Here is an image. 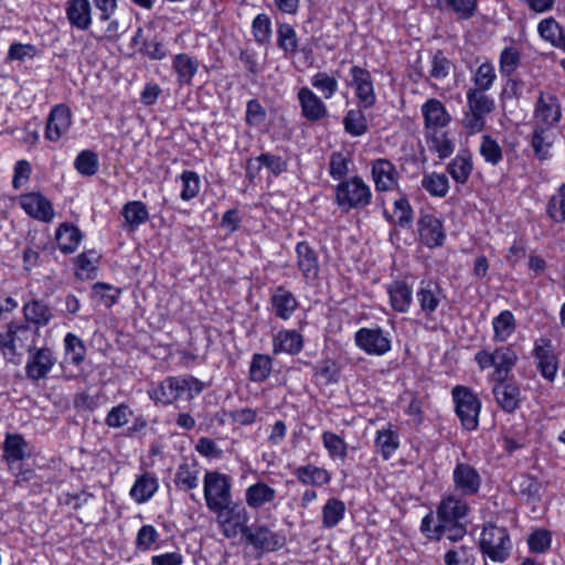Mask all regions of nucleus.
Instances as JSON below:
<instances>
[{
	"mask_svg": "<svg viewBox=\"0 0 565 565\" xmlns=\"http://www.w3.org/2000/svg\"><path fill=\"white\" fill-rule=\"evenodd\" d=\"M297 265L303 277L315 279L319 274V260L316 250L308 242H299L296 246Z\"/></svg>",
	"mask_w": 565,
	"mask_h": 565,
	"instance_id": "cd10ccee",
	"label": "nucleus"
},
{
	"mask_svg": "<svg viewBox=\"0 0 565 565\" xmlns=\"http://www.w3.org/2000/svg\"><path fill=\"white\" fill-rule=\"evenodd\" d=\"M541 488V482L535 477L526 473L520 475L513 482L514 492L529 502L540 501Z\"/></svg>",
	"mask_w": 565,
	"mask_h": 565,
	"instance_id": "a19ab883",
	"label": "nucleus"
},
{
	"mask_svg": "<svg viewBox=\"0 0 565 565\" xmlns=\"http://www.w3.org/2000/svg\"><path fill=\"white\" fill-rule=\"evenodd\" d=\"M311 85L320 90L326 99L331 98L338 90V81L326 72H318L311 78Z\"/></svg>",
	"mask_w": 565,
	"mask_h": 565,
	"instance_id": "774afa93",
	"label": "nucleus"
},
{
	"mask_svg": "<svg viewBox=\"0 0 565 565\" xmlns=\"http://www.w3.org/2000/svg\"><path fill=\"white\" fill-rule=\"evenodd\" d=\"M130 416H132L130 407L126 403H120L107 413L105 424L110 428H120L129 422Z\"/></svg>",
	"mask_w": 565,
	"mask_h": 565,
	"instance_id": "338daca9",
	"label": "nucleus"
},
{
	"mask_svg": "<svg viewBox=\"0 0 565 565\" xmlns=\"http://www.w3.org/2000/svg\"><path fill=\"white\" fill-rule=\"evenodd\" d=\"M374 447L384 460H388L398 449L399 436L397 430L392 428V424L376 431Z\"/></svg>",
	"mask_w": 565,
	"mask_h": 565,
	"instance_id": "7c9ffc66",
	"label": "nucleus"
},
{
	"mask_svg": "<svg viewBox=\"0 0 565 565\" xmlns=\"http://www.w3.org/2000/svg\"><path fill=\"white\" fill-rule=\"evenodd\" d=\"M493 341L505 342L516 330V320L510 310L501 311L492 319Z\"/></svg>",
	"mask_w": 565,
	"mask_h": 565,
	"instance_id": "58836bf2",
	"label": "nucleus"
},
{
	"mask_svg": "<svg viewBox=\"0 0 565 565\" xmlns=\"http://www.w3.org/2000/svg\"><path fill=\"white\" fill-rule=\"evenodd\" d=\"M246 542L263 552H277L286 546L287 537L284 531H273L265 524H254L246 529Z\"/></svg>",
	"mask_w": 565,
	"mask_h": 565,
	"instance_id": "9d476101",
	"label": "nucleus"
},
{
	"mask_svg": "<svg viewBox=\"0 0 565 565\" xmlns=\"http://www.w3.org/2000/svg\"><path fill=\"white\" fill-rule=\"evenodd\" d=\"M494 385L492 394L495 402L505 413H514L521 405V391L515 382L504 380H492Z\"/></svg>",
	"mask_w": 565,
	"mask_h": 565,
	"instance_id": "dca6fc26",
	"label": "nucleus"
},
{
	"mask_svg": "<svg viewBox=\"0 0 565 565\" xmlns=\"http://www.w3.org/2000/svg\"><path fill=\"white\" fill-rule=\"evenodd\" d=\"M344 514V502L337 498H330L322 508V525L326 529H332L342 521Z\"/></svg>",
	"mask_w": 565,
	"mask_h": 565,
	"instance_id": "a18cd8bd",
	"label": "nucleus"
},
{
	"mask_svg": "<svg viewBox=\"0 0 565 565\" xmlns=\"http://www.w3.org/2000/svg\"><path fill=\"white\" fill-rule=\"evenodd\" d=\"M473 169L471 154L468 151L458 153L447 166V172L459 184H465Z\"/></svg>",
	"mask_w": 565,
	"mask_h": 565,
	"instance_id": "4c0bfd02",
	"label": "nucleus"
},
{
	"mask_svg": "<svg viewBox=\"0 0 565 565\" xmlns=\"http://www.w3.org/2000/svg\"><path fill=\"white\" fill-rule=\"evenodd\" d=\"M518 360V354L512 345L498 347L492 352L483 349L475 354V361L480 370L494 367L491 374L492 380L509 379Z\"/></svg>",
	"mask_w": 565,
	"mask_h": 565,
	"instance_id": "7ed1b4c3",
	"label": "nucleus"
},
{
	"mask_svg": "<svg viewBox=\"0 0 565 565\" xmlns=\"http://www.w3.org/2000/svg\"><path fill=\"white\" fill-rule=\"evenodd\" d=\"M371 201V188L359 175L344 179L334 188V202L344 212L363 210Z\"/></svg>",
	"mask_w": 565,
	"mask_h": 565,
	"instance_id": "f03ea898",
	"label": "nucleus"
},
{
	"mask_svg": "<svg viewBox=\"0 0 565 565\" xmlns=\"http://www.w3.org/2000/svg\"><path fill=\"white\" fill-rule=\"evenodd\" d=\"M84 235L74 224L64 222L60 224L55 232V239L63 254H72L79 246Z\"/></svg>",
	"mask_w": 565,
	"mask_h": 565,
	"instance_id": "c85d7f7f",
	"label": "nucleus"
},
{
	"mask_svg": "<svg viewBox=\"0 0 565 565\" xmlns=\"http://www.w3.org/2000/svg\"><path fill=\"white\" fill-rule=\"evenodd\" d=\"M74 168L84 177H93L98 172V154L89 149L82 150L74 160Z\"/></svg>",
	"mask_w": 565,
	"mask_h": 565,
	"instance_id": "de8ad7c7",
	"label": "nucleus"
},
{
	"mask_svg": "<svg viewBox=\"0 0 565 565\" xmlns=\"http://www.w3.org/2000/svg\"><path fill=\"white\" fill-rule=\"evenodd\" d=\"M440 288L431 280H422L419 289L416 292L417 301L420 309L427 317L431 316L440 303Z\"/></svg>",
	"mask_w": 565,
	"mask_h": 565,
	"instance_id": "c756f323",
	"label": "nucleus"
},
{
	"mask_svg": "<svg viewBox=\"0 0 565 565\" xmlns=\"http://www.w3.org/2000/svg\"><path fill=\"white\" fill-rule=\"evenodd\" d=\"M23 315L26 323H33V328L46 326L53 318L51 308L41 300L33 299L23 306Z\"/></svg>",
	"mask_w": 565,
	"mask_h": 565,
	"instance_id": "72a5a7b5",
	"label": "nucleus"
},
{
	"mask_svg": "<svg viewBox=\"0 0 565 565\" xmlns=\"http://www.w3.org/2000/svg\"><path fill=\"white\" fill-rule=\"evenodd\" d=\"M422 186L431 196L445 198L449 190V181L446 174L433 172L423 177Z\"/></svg>",
	"mask_w": 565,
	"mask_h": 565,
	"instance_id": "603ef678",
	"label": "nucleus"
},
{
	"mask_svg": "<svg viewBox=\"0 0 565 565\" xmlns=\"http://www.w3.org/2000/svg\"><path fill=\"white\" fill-rule=\"evenodd\" d=\"M295 476L299 482L306 486L310 484L320 487L328 484L331 480V475L328 470L313 465L298 467L295 470Z\"/></svg>",
	"mask_w": 565,
	"mask_h": 565,
	"instance_id": "ea45409f",
	"label": "nucleus"
},
{
	"mask_svg": "<svg viewBox=\"0 0 565 565\" xmlns=\"http://www.w3.org/2000/svg\"><path fill=\"white\" fill-rule=\"evenodd\" d=\"M534 114L535 118L541 122L537 125L550 129L559 121L562 116L558 98L554 95L541 94L536 102Z\"/></svg>",
	"mask_w": 565,
	"mask_h": 565,
	"instance_id": "4be33fe9",
	"label": "nucleus"
},
{
	"mask_svg": "<svg viewBox=\"0 0 565 565\" xmlns=\"http://www.w3.org/2000/svg\"><path fill=\"white\" fill-rule=\"evenodd\" d=\"M321 439L330 458H339L342 461L345 460L348 456V444L342 437L332 431H323Z\"/></svg>",
	"mask_w": 565,
	"mask_h": 565,
	"instance_id": "864d4df0",
	"label": "nucleus"
},
{
	"mask_svg": "<svg viewBox=\"0 0 565 565\" xmlns=\"http://www.w3.org/2000/svg\"><path fill=\"white\" fill-rule=\"evenodd\" d=\"M172 67L178 75L180 85H191L199 68V62L189 54L180 53L174 56Z\"/></svg>",
	"mask_w": 565,
	"mask_h": 565,
	"instance_id": "e433bc0d",
	"label": "nucleus"
},
{
	"mask_svg": "<svg viewBox=\"0 0 565 565\" xmlns=\"http://www.w3.org/2000/svg\"><path fill=\"white\" fill-rule=\"evenodd\" d=\"M301 115L309 121H319L327 117L328 109L324 103L308 87L298 92Z\"/></svg>",
	"mask_w": 565,
	"mask_h": 565,
	"instance_id": "5701e85b",
	"label": "nucleus"
},
{
	"mask_svg": "<svg viewBox=\"0 0 565 565\" xmlns=\"http://www.w3.org/2000/svg\"><path fill=\"white\" fill-rule=\"evenodd\" d=\"M121 214L131 231H135L149 220L148 209L141 201H130L126 203L121 210Z\"/></svg>",
	"mask_w": 565,
	"mask_h": 565,
	"instance_id": "37998d69",
	"label": "nucleus"
},
{
	"mask_svg": "<svg viewBox=\"0 0 565 565\" xmlns=\"http://www.w3.org/2000/svg\"><path fill=\"white\" fill-rule=\"evenodd\" d=\"M28 441L20 434H7L3 443V456L11 463L21 461L26 455Z\"/></svg>",
	"mask_w": 565,
	"mask_h": 565,
	"instance_id": "79ce46f5",
	"label": "nucleus"
},
{
	"mask_svg": "<svg viewBox=\"0 0 565 565\" xmlns=\"http://www.w3.org/2000/svg\"><path fill=\"white\" fill-rule=\"evenodd\" d=\"M180 180L182 182V190L180 193V198L183 201H190L194 199L200 192V177L195 171L184 170Z\"/></svg>",
	"mask_w": 565,
	"mask_h": 565,
	"instance_id": "680f3d73",
	"label": "nucleus"
},
{
	"mask_svg": "<svg viewBox=\"0 0 565 565\" xmlns=\"http://www.w3.org/2000/svg\"><path fill=\"white\" fill-rule=\"evenodd\" d=\"M546 213L555 223L565 222V183L553 194L546 206Z\"/></svg>",
	"mask_w": 565,
	"mask_h": 565,
	"instance_id": "5fc2aeb1",
	"label": "nucleus"
},
{
	"mask_svg": "<svg viewBox=\"0 0 565 565\" xmlns=\"http://www.w3.org/2000/svg\"><path fill=\"white\" fill-rule=\"evenodd\" d=\"M184 381L181 376H169L164 379L159 387L150 394V397L156 403L163 405L172 404L173 402L184 397Z\"/></svg>",
	"mask_w": 565,
	"mask_h": 565,
	"instance_id": "393cba45",
	"label": "nucleus"
},
{
	"mask_svg": "<svg viewBox=\"0 0 565 565\" xmlns=\"http://www.w3.org/2000/svg\"><path fill=\"white\" fill-rule=\"evenodd\" d=\"M72 126V113L68 106L60 104L54 106L46 119L44 136L47 140L56 142L66 135Z\"/></svg>",
	"mask_w": 565,
	"mask_h": 565,
	"instance_id": "2eb2a0df",
	"label": "nucleus"
},
{
	"mask_svg": "<svg viewBox=\"0 0 565 565\" xmlns=\"http://www.w3.org/2000/svg\"><path fill=\"white\" fill-rule=\"evenodd\" d=\"M350 85L355 89L360 107L363 109L373 107L376 102V95L371 73L364 67L354 65L350 70Z\"/></svg>",
	"mask_w": 565,
	"mask_h": 565,
	"instance_id": "ddd939ff",
	"label": "nucleus"
},
{
	"mask_svg": "<svg viewBox=\"0 0 565 565\" xmlns=\"http://www.w3.org/2000/svg\"><path fill=\"white\" fill-rule=\"evenodd\" d=\"M352 162L349 154L343 152H333L330 157L329 174L332 179L342 181L348 179L347 175L350 172L349 164Z\"/></svg>",
	"mask_w": 565,
	"mask_h": 565,
	"instance_id": "052dcab7",
	"label": "nucleus"
},
{
	"mask_svg": "<svg viewBox=\"0 0 565 565\" xmlns=\"http://www.w3.org/2000/svg\"><path fill=\"white\" fill-rule=\"evenodd\" d=\"M479 545L482 554L495 563H504L512 552V542L508 530L492 523L483 526Z\"/></svg>",
	"mask_w": 565,
	"mask_h": 565,
	"instance_id": "39448f33",
	"label": "nucleus"
},
{
	"mask_svg": "<svg viewBox=\"0 0 565 565\" xmlns=\"http://www.w3.org/2000/svg\"><path fill=\"white\" fill-rule=\"evenodd\" d=\"M39 337L38 328L26 322L11 321L6 331L0 332V351L6 361L20 364L24 352H31L35 348Z\"/></svg>",
	"mask_w": 565,
	"mask_h": 565,
	"instance_id": "f257e3e1",
	"label": "nucleus"
},
{
	"mask_svg": "<svg viewBox=\"0 0 565 565\" xmlns=\"http://www.w3.org/2000/svg\"><path fill=\"white\" fill-rule=\"evenodd\" d=\"M470 511L469 504L461 498L450 494L441 499L436 515L441 523L466 522Z\"/></svg>",
	"mask_w": 565,
	"mask_h": 565,
	"instance_id": "f3484780",
	"label": "nucleus"
},
{
	"mask_svg": "<svg viewBox=\"0 0 565 565\" xmlns=\"http://www.w3.org/2000/svg\"><path fill=\"white\" fill-rule=\"evenodd\" d=\"M537 32L543 40L565 52V24L550 17L539 23Z\"/></svg>",
	"mask_w": 565,
	"mask_h": 565,
	"instance_id": "2f4dec72",
	"label": "nucleus"
},
{
	"mask_svg": "<svg viewBox=\"0 0 565 565\" xmlns=\"http://www.w3.org/2000/svg\"><path fill=\"white\" fill-rule=\"evenodd\" d=\"M427 142L429 148L435 150L440 159L448 158L455 149V145L447 132L438 134L434 131L427 135Z\"/></svg>",
	"mask_w": 565,
	"mask_h": 565,
	"instance_id": "13d9d810",
	"label": "nucleus"
},
{
	"mask_svg": "<svg viewBox=\"0 0 565 565\" xmlns=\"http://www.w3.org/2000/svg\"><path fill=\"white\" fill-rule=\"evenodd\" d=\"M494 67L490 62L482 63L476 71L472 81L475 87L471 89H480L481 92L489 90L495 81Z\"/></svg>",
	"mask_w": 565,
	"mask_h": 565,
	"instance_id": "bf43d9fd",
	"label": "nucleus"
},
{
	"mask_svg": "<svg viewBox=\"0 0 565 565\" xmlns=\"http://www.w3.org/2000/svg\"><path fill=\"white\" fill-rule=\"evenodd\" d=\"M532 355L536 360V369L548 382H553L558 371V356L555 353L552 340L541 337L534 341Z\"/></svg>",
	"mask_w": 565,
	"mask_h": 565,
	"instance_id": "9b49d317",
	"label": "nucleus"
},
{
	"mask_svg": "<svg viewBox=\"0 0 565 565\" xmlns=\"http://www.w3.org/2000/svg\"><path fill=\"white\" fill-rule=\"evenodd\" d=\"M271 309L276 317L288 320L298 308V301L294 294L284 286H278L270 298Z\"/></svg>",
	"mask_w": 565,
	"mask_h": 565,
	"instance_id": "bb28decb",
	"label": "nucleus"
},
{
	"mask_svg": "<svg viewBox=\"0 0 565 565\" xmlns=\"http://www.w3.org/2000/svg\"><path fill=\"white\" fill-rule=\"evenodd\" d=\"M100 255L95 249H89L81 253L75 258L76 270L75 275L79 279L92 278V273L97 270V264Z\"/></svg>",
	"mask_w": 565,
	"mask_h": 565,
	"instance_id": "49530a36",
	"label": "nucleus"
},
{
	"mask_svg": "<svg viewBox=\"0 0 565 565\" xmlns=\"http://www.w3.org/2000/svg\"><path fill=\"white\" fill-rule=\"evenodd\" d=\"M231 478L218 471H206L203 480V491L206 507L210 511L222 509V504L231 503Z\"/></svg>",
	"mask_w": 565,
	"mask_h": 565,
	"instance_id": "6e6552de",
	"label": "nucleus"
},
{
	"mask_svg": "<svg viewBox=\"0 0 565 565\" xmlns=\"http://www.w3.org/2000/svg\"><path fill=\"white\" fill-rule=\"evenodd\" d=\"M467 110L462 118V126L469 134L480 132L486 126V117L494 108V100L480 89L467 90Z\"/></svg>",
	"mask_w": 565,
	"mask_h": 565,
	"instance_id": "423d86ee",
	"label": "nucleus"
},
{
	"mask_svg": "<svg viewBox=\"0 0 565 565\" xmlns=\"http://www.w3.org/2000/svg\"><path fill=\"white\" fill-rule=\"evenodd\" d=\"M303 349V338L296 330H280L273 338V353L297 355Z\"/></svg>",
	"mask_w": 565,
	"mask_h": 565,
	"instance_id": "a878e982",
	"label": "nucleus"
},
{
	"mask_svg": "<svg viewBox=\"0 0 565 565\" xmlns=\"http://www.w3.org/2000/svg\"><path fill=\"white\" fill-rule=\"evenodd\" d=\"M216 514V522L222 529L225 537L234 539L241 533L246 534L249 529V514L242 502H233L222 504V509L212 510Z\"/></svg>",
	"mask_w": 565,
	"mask_h": 565,
	"instance_id": "0eeeda50",
	"label": "nucleus"
},
{
	"mask_svg": "<svg viewBox=\"0 0 565 565\" xmlns=\"http://www.w3.org/2000/svg\"><path fill=\"white\" fill-rule=\"evenodd\" d=\"M65 14L70 25L79 31H87L93 22L89 0H68Z\"/></svg>",
	"mask_w": 565,
	"mask_h": 565,
	"instance_id": "412c9836",
	"label": "nucleus"
},
{
	"mask_svg": "<svg viewBox=\"0 0 565 565\" xmlns=\"http://www.w3.org/2000/svg\"><path fill=\"white\" fill-rule=\"evenodd\" d=\"M479 152L491 166H498L503 158L502 148L490 135L482 136Z\"/></svg>",
	"mask_w": 565,
	"mask_h": 565,
	"instance_id": "4d7b16f0",
	"label": "nucleus"
},
{
	"mask_svg": "<svg viewBox=\"0 0 565 565\" xmlns=\"http://www.w3.org/2000/svg\"><path fill=\"white\" fill-rule=\"evenodd\" d=\"M422 115L424 117L425 129L433 130V132L446 127L451 120V116L446 110L444 104L436 98H430L423 104Z\"/></svg>",
	"mask_w": 565,
	"mask_h": 565,
	"instance_id": "b1692460",
	"label": "nucleus"
},
{
	"mask_svg": "<svg viewBox=\"0 0 565 565\" xmlns=\"http://www.w3.org/2000/svg\"><path fill=\"white\" fill-rule=\"evenodd\" d=\"M355 345L369 355L382 356L391 351V334L381 327L360 328L354 334Z\"/></svg>",
	"mask_w": 565,
	"mask_h": 565,
	"instance_id": "1a4fd4ad",
	"label": "nucleus"
},
{
	"mask_svg": "<svg viewBox=\"0 0 565 565\" xmlns=\"http://www.w3.org/2000/svg\"><path fill=\"white\" fill-rule=\"evenodd\" d=\"M173 482L179 490L190 491L199 486V471L189 463H181L174 475Z\"/></svg>",
	"mask_w": 565,
	"mask_h": 565,
	"instance_id": "8fccbe9b",
	"label": "nucleus"
},
{
	"mask_svg": "<svg viewBox=\"0 0 565 565\" xmlns=\"http://www.w3.org/2000/svg\"><path fill=\"white\" fill-rule=\"evenodd\" d=\"M456 489L463 495H475L481 487V476L478 470L467 463L458 462L452 472Z\"/></svg>",
	"mask_w": 565,
	"mask_h": 565,
	"instance_id": "a211bd4d",
	"label": "nucleus"
},
{
	"mask_svg": "<svg viewBox=\"0 0 565 565\" xmlns=\"http://www.w3.org/2000/svg\"><path fill=\"white\" fill-rule=\"evenodd\" d=\"M20 205L31 217L49 223L54 217L52 203L41 193L31 192L20 196Z\"/></svg>",
	"mask_w": 565,
	"mask_h": 565,
	"instance_id": "6ab92c4d",
	"label": "nucleus"
},
{
	"mask_svg": "<svg viewBox=\"0 0 565 565\" xmlns=\"http://www.w3.org/2000/svg\"><path fill=\"white\" fill-rule=\"evenodd\" d=\"M551 544L552 533L545 529H536L527 537L529 550L532 553H546L551 548Z\"/></svg>",
	"mask_w": 565,
	"mask_h": 565,
	"instance_id": "69168bd1",
	"label": "nucleus"
},
{
	"mask_svg": "<svg viewBox=\"0 0 565 565\" xmlns=\"http://www.w3.org/2000/svg\"><path fill=\"white\" fill-rule=\"evenodd\" d=\"M455 404V413L460 419L461 426L468 431H473L479 426L481 401L478 395L463 385H456L451 390Z\"/></svg>",
	"mask_w": 565,
	"mask_h": 565,
	"instance_id": "20e7f679",
	"label": "nucleus"
},
{
	"mask_svg": "<svg viewBox=\"0 0 565 565\" xmlns=\"http://www.w3.org/2000/svg\"><path fill=\"white\" fill-rule=\"evenodd\" d=\"M547 130L545 127L536 125L531 139L534 154L541 161L550 158V148L553 143Z\"/></svg>",
	"mask_w": 565,
	"mask_h": 565,
	"instance_id": "09e8293b",
	"label": "nucleus"
},
{
	"mask_svg": "<svg viewBox=\"0 0 565 565\" xmlns=\"http://www.w3.org/2000/svg\"><path fill=\"white\" fill-rule=\"evenodd\" d=\"M273 369V359L268 354L255 353L249 365V379L255 383L265 382Z\"/></svg>",
	"mask_w": 565,
	"mask_h": 565,
	"instance_id": "c03bdc74",
	"label": "nucleus"
},
{
	"mask_svg": "<svg viewBox=\"0 0 565 565\" xmlns=\"http://www.w3.org/2000/svg\"><path fill=\"white\" fill-rule=\"evenodd\" d=\"M417 232L420 243L430 249L443 246L446 241L443 221L431 213L419 215Z\"/></svg>",
	"mask_w": 565,
	"mask_h": 565,
	"instance_id": "f8f14e48",
	"label": "nucleus"
},
{
	"mask_svg": "<svg viewBox=\"0 0 565 565\" xmlns=\"http://www.w3.org/2000/svg\"><path fill=\"white\" fill-rule=\"evenodd\" d=\"M371 173L375 189L379 192L391 191L398 183V172L388 159H375L372 162Z\"/></svg>",
	"mask_w": 565,
	"mask_h": 565,
	"instance_id": "aec40b11",
	"label": "nucleus"
},
{
	"mask_svg": "<svg viewBox=\"0 0 565 565\" xmlns=\"http://www.w3.org/2000/svg\"><path fill=\"white\" fill-rule=\"evenodd\" d=\"M521 63V53L514 46H507L500 53L499 70L502 76L510 77Z\"/></svg>",
	"mask_w": 565,
	"mask_h": 565,
	"instance_id": "6e6d98bb",
	"label": "nucleus"
},
{
	"mask_svg": "<svg viewBox=\"0 0 565 565\" xmlns=\"http://www.w3.org/2000/svg\"><path fill=\"white\" fill-rule=\"evenodd\" d=\"M392 308L401 313H406L413 301V290L403 280H395L387 286Z\"/></svg>",
	"mask_w": 565,
	"mask_h": 565,
	"instance_id": "473e14b6",
	"label": "nucleus"
},
{
	"mask_svg": "<svg viewBox=\"0 0 565 565\" xmlns=\"http://www.w3.org/2000/svg\"><path fill=\"white\" fill-rule=\"evenodd\" d=\"M475 550L470 546L461 545L445 554L446 565H475Z\"/></svg>",
	"mask_w": 565,
	"mask_h": 565,
	"instance_id": "e2e57ef3",
	"label": "nucleus"
},
{
	"mask_svg": "<svg viewBox=\"0 0 565 565\" xmlns=\"http://www.w3.org/2000/svg\"><path fill=\"white\" fill-rule=\"evenodd\" d=\"M56 359L49 348L33 349L29 352L25 374L29 380L38 382L45 379L54 366Z\"/></svg>",
	"mask_w": 565,
	"mask_h": 565,
	"instance_id": "4468645a",
	"label": "nucleus"
},
{
	"mask_svg": "<svg viewBox=\"0 0 565 565\" xmlns=\"http://www.w3.org/2000/svg\"><path fill=\"white\" fill-rule=\"evenodd\" d=\"M344 130L353 136L360 137L367 131V121L363 110L350 109L343 118Z\"/></svg>",
	"mask_w": 565,
	"mask_h": 565,
	"instance_id": "3c124183",
	"label": "nucleus"
},
{
	"mask_svg": "<svg viewBox=\"0 0 565 565\" xmlns=\"http://www.w3.org/2000/svg\"><path fill=\"white\" fill-rule=\"evenodd\" d=\"M158 479L149 472L138 477L130 489L131 498L138 503L149 501L158 490Z\"/></svg>",
	"mask_w": 565,
	"mask_h": 565,
	"instance_id": "c9c22d12",
	"label": "nucleus"
},
{
	"mask_svg": "<svg viewBox=\"0 0 565 565\" xmlns=\"http://www.w3.org/2000/svg\"><path fill=\"white\" fill-rule=\"evenodd\" d=\"M394 213L398 215L395 224L402 228H412L414 220V210L408 199L403 195L394 202Z\"/></svg>",
	"mask_w": 565,
	"mask_h": 565,
	"instance_id": "0e129e2a",
	"label": "nucleus"
},
{
	"mask_svg": "<svg viewBox=\"0 0 565 565\" xmlns=\"http://www.w3.org/2000/svg\"><path fill=\"white\" fill-rule=\"evenodd\" d=\"M275 498L276 490L262 481L249 486L245 491L246 503L252 509H259L266 503H271Z\"/></svg>",
	"mask_w": 565,
	"mask_h": 565,
	"instance_id": "f704fd0d",
	"label": "nucleus"
}]
</instances>
